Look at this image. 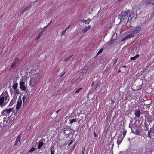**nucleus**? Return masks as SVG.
<instances>
[{
	"mask_svg": "<svg viewBox=\"0 0 154 154\" xmlns=\"http://www.w3.org/2000/svg\"><path fill=\"white\" fill-rule=\"evenodd\" d=\"M10 97L8 92L4 91L0 95V106L3 107L9 101Z\"/></svg>",
	"mask_w": 154,
	"mask_h": 154,
	"instance_id": "obj_1",
	"label": "nucleus"
},
{
	"mask_svg": "<svg viewBox=\"0 0 154 154\" xmlns=\"http://www.w3.org/2000/svg\"><path fill=\"white\" fill-rule=\"evenodd\" d=\"M118 17L119 19H120L121 21H124L126 23H127L129 21V17L130 18L131 17L130 20L132 18L131 15V14L130 15L129 17L128 16V13L125 11H123L121 12V14L118 16Z\"/></svg>",
	"mask_w": 154,
	"mask_h": 154,
	"instance_id": "obj_2",
	"label": "nucleus"
},
{
	"mask_svg": "<svg viewBox=\"0 0 154 154\" xmlns=\"http://www.w3.org/2000/svg\"><path fill=\"white\" fill-rule=\"evenodd\" d=\"M31 74L32 75V77L34 78H36V79H37L38 77L40 76V72L38 69H33L31 70Z\"/></svg>",
	"mask_w": 154,
	"mask_h": 154,
	"instance_id": "obj_3",
	"label": "nucleus"
},
{
	"mask_svg": "<svg viewBox=\"0 0 154 154\" xmlns=\"http://www.w3.org/2000/svg\"><path fill=\"white\" fill-rule=\"evenodd\" d=\"M64 133L66 135V137H68L71 134L72 130L71 129L69 128H65L64 129Z\"/></svg>",
	"mask_w": 154,
	"mask_h": 154,
	"instance_id": "obj_4",
	"label": "nucleus"
},
{
	"mask_svg": "<svg viewBox=\"0 0 154 154\" xmlns=\"http://www.w3.org/2000/svg\"><path fill=\"white\" fill-rule=\"evenodd\" d=\"M37 79L36 78H34L32 77L30 79V86L32 87H34L36 84Z\"/></svg>",
	"mask_w": 154,
	"mask_h": 154,
	"instance_id": "obj_5",
	"label": "nucleus"
},
{
	"mask_svg": "<svg viewBox=\"0 0 154 154\" xmlns=\"http://www.w3.org/2000/svg\"><path fill=\"white\" fill-rule=\"evenodd\" d=\"M13 111V108H10L4 110L2 112V114H5L6 115H8L10 113H11Z\"/></svg>",
	"mask_w": 154,
	"mask_h": 154,
	"instance_id": "obj_6",
	"label": "nucleus"
},
{
	"mask_svg": "<svg viewBox=\"0 0 154 154\" xmlns=\"http://www.w3.org/2000/svg\"><path fill=\"white\" fill-rule=\"evenodd\" d=\"M134 36V35L132 34V32L131 34H129L127 35L125 37H124L122 39V41L123 42L125 40L132 38Z\"/></svg>",
	"mask_w": 154,
	"mask_h": 154,
	"instance_id": "obj_7",
	"label": "nucleus"
},
{
	"mask_svg": "<svg viewBox=\"0 0 154 154\" xmlns=\"http://www.w3.org/2000/svg\"><path fill=\"white\" fill-rule=\"evenodd\" d=\"M17 111H16V112L15 111H13L12 114L11 116V119H13V120L17 119L19 116L18 113H17Z\"/></svg>",
	"mask_w": 154,
	"mask_h": 154,
	"instance_id": "obj_8",
	"label": "nucleus"
},
{
	"mask_svg": "<svg viewBox=\"0 0 154 154\" xmlns=\"http://www.w3.org/2000/svg\"><path fill=\"white\" fill-rule=\"evenodd\" d=\"M25 83L23 81H20V89L22 91H24L26 90V87L24 85Z\"/></svg>",
	"mask_w": 154,
	"mask_h": 154,
	"instance_id": "obj_9",
	"label": "nucleus"
},
{
	"mask_svg": "<svg viewBox=\"0 0 154 154\" xmlns=\"http://www.w3.org/2000/svg\"><path fill=\"white\" fill-rule=\"evenodd\" d=\"M22 103V102L21 99H20V100H18L17 102L16 106V109L17 111H18L19 110L20 108V107L21 106Z\"/></svg>",
	"mask_w": 154,
	"mask_h": 154,
	"instance_id": "obj_10",
	"label": "nucleus"
},
{
	"mask_svg": "<svg viewBox=\"0 0 154 154\" xmlns=\"http://www.w3.org/2000/svg\"><path fill=\"white\" fill-rule=\"evenodd\" d=\"M154 129L153 128H151L150 129V131L148 132V137L149 138H151V136L152 135V134L154 133Z\"/></svg>",
	"mask_w": 154,
	"mask_h": 154,
	"instance_id": "obj_11",
	"label": "nucleus"
},
{
	"mask_svg": "<svg viewBox=\"0 0 154 154\" xmlns=\"http://www.w3.org/2000/svg\"><path fill=\"white\" fill-rule=\"evenodd\" d=\"M141 30V28L140 27H137L135 29H134L132 32L134 35L135 34L139 33Z\"/></svg>",
	"mask_w": 154,
	"mask_h": 154,
	"instance_id": "obj_12",
	"label": "nucleus"
},
{
	"mask_svg": "<svg viewBox=\"0 0 154 154\" xmlns=\"http://www.w3.org/2000/svg\"><path fill=\"white\" fill-rule=\"evenodd\" d=\"M20 134L17 137L16 140L14 144V145H17L21 143L20 136Z\"/></svg>",
	"mask_w": 154,
	"mask_h": 154,
	"instance_id": "obj_13",
	"label": "nucleus"
},
{
	"mask_svg": "<svg viewBox=\"0 0 154 154\" xmlns=\"http://www.w3.org/2000/svg\"><path fill=\"white\" fill-rule=\"evenodd\" d=\"M123 139V138H122V135H119L118 136V139L117 141V144L118 145H119L121 143Z\"/></svg>",
	"mask_w": 154,
	"mask_h": 154,
	"instance_id": "obj_14",
	"label": "nucleus"
},
{
	"mask_svg": "<svg viewBox=\"0 0 154 154\" xmlns=\"http://www.w3.org/2000/svg\"><path fill=\"white\" fill-rule=\"evenodd\" d=\"M80 21L85 24H89L91 22V19H90L88 18L86 20H80Z\"/></svg>",
	"mask_w": 154,
	"mask_h": 154,
	"instance_id": "obj_15",
	"label": "nucleus"
},
{
	"mask_svg": "<svg viewBox=\"0 0 154 154\" xmlns=\"http://www.w3.org/2000/svg\"><path fill=\"white\" fill-rule=\"evenodd\" d=\"M117 34L116 32H114L112 35V37L111 38L114 41H115L117 39Z\"/></svg>",
	"mask_w": 154,
	"mask_h": 154,
	"instance_id": "obj_16",
	"label": "nucleus"
},
{
	"mask_svg": "<svg viewBox=\"0 0 154 154\" xmlns=\"http://www.w3.org/2000/svg\"><path fill=\"white\" fill-rule=\"evenodd\" d=\"M141 112L140 110H137L135 111L134 114L136 117H139L140 116Z\"/></svg>",
	"mask_w": 154,
	"mask_h": 154,
	"instance_id": "obj_17",
	"label": "nucleus"
},
{
	"mask_svg": "<svg viewBox=\"0 0 154 154\" xmlns=\"http://www.w3.org/2000/svg\"><path fill=\"white\" fill-rule=\"evenodd\" d=\"M91 26L90 25H89L88 26L86 27L85 29L82 30V32L85 33L87 32V31L89 30L91 28Z\"/></svg>",
	"mask_w": 154,
	"mask_h": 154,
	"instance_id": "obj_18",
	"label": "nucleus"
},
{
	"mask_svg": "<svg viewBox=\"0 0 154 154\" xmlns=\"http://www.w3.org/2000/svg\"><path fill=\"white\" fill-rule=\"evenodd\" d=\"M22 100L23 104L25 103L28 100L27 96L24 95L22 97Z\"/></svg>",
	"mask_w": 154,
	"mask_h": 154,
	"instance_id": "obj_19",
	"label": "nucleus"
},
{
	"mask_svg": "<svg viewBox=\"0 0 154 154\" xmlns=\"http://www.w3.org/2000/svg\"><path fill=\"white\" fill-rule=\"evenodd\" d=\"M139 55L138 54H137L135 56L131 57L130 59L131 60H135L137 58L139 57Z\"/></svg>",
	"mask_w": 154,
	"mask_h": 154,
	"instance_id": "obj_20",
	"label": "nucleus"
},
{
	"mask_svg": "<svg viewBox=\"0 0 154 154\" xmlns=\"http://www.w3.org/2000/svg\"><path fill=\"white\" fill-rule=\"evenodd\" d=\"M16 64H15L13 62L11 65L10 68L9 69V71H11L12 69L16 66Z\"/></svg>",
	"mask_w": 154,
	"mask_h": 154,
	"instance_id": "obj_21",
	"label": "nucleus"
},
{
	"mask_svg": "<svg viewBox=\"0 0 154 154\" xmlns=\"http://www.w3.org/2000/svg\"><path fill=\"white\" fill-rule=\"evenodd\" d=\"M55 150L54 146H52L51 149V154H54Z\"/></svg>",
	"mask_w": 154,
	"mask_h": 154,
	"instance_id": "obj_22",
	"label": "nucleus"
},
{
	"mask_svg": "<svg viewBox=\"0 0 154 154\" xmlns=\"http://www.w3.org/2000/svg\"><path fill=\"white\" fill-rule=\"evenodd\" d=\"M114 41H115L111 39L110 40L107 42V44L108 45H110L113 43Z\"/></svg>",
	"mask_w": 154,
	"mask_h": 154,
	"instance_id": "obj_23",
	"label": "nucleus"
},
{
	"mask_svg": "<svg viewBox=\"0 0 154 154\" xmlns=\"http://www.w3.org/2000/svg\"><path fill=\"white\" fill-rule=\"evenodd\" d=\"M43 143L42 141L38 143V149H40L43 145Z\"/></svg>",
	"mask_w": 154,
	"mask_h": 154,
	"instance_id": "obj_24",
	"label": "nucleus"
},
{
	"mask_svg": "<svg viewBox=\"0 0 154 154\" xmlns=\"http://www.w3.org/2000/svg\"><path fill=\"white\" fill-rule=\"evenodd\" d=\"M73 56V55H71L69 57H66V58L64 60H63V61H65V62L67 61L69 59H70Z\"/></svg>",
	"mask_w": 154,
	"mask_h": 154,
	"instance_id": "obj_25",
	"label": "nucleus"
},
{
	"mask_svg": "<svg viewBox=\"0 0 154 154\" xmlns=\"http://www.w3.org/2000/svg\"><path fill=\"white\" fill-rule=\"evenodd\" d=\"M107 27L109 29H110L112 27V23H109L107 25Z\"/></svg>",
	"mask_w": 154,
	"mask_h": 154,
	"instance_id": "obj_26",
	"label": "nucleus"
},
{
	"mask_svg": "<svg viewBox=\"0 0 154 154\" xmlns=\"http://www.w3.org/2000/svg\"><path fill=\"white\" fill-rule=\"evenodd\" d=\"M18 87V84L16 83L14 84L13 86V88L14 89H16Z\"/></svg>",
	"mask_w": 154,
	"mask_h": 154,
	"instance_id": "obj_27",
	"label": "nucleus"
},
{
	"mask_svg": "<svg viewBox=\"0 0 154 154\" xmlns=\"http://www.w3.org/2000/svg\"><path fill=\"white\" fill-rule=\"evenodd\" d=\"M134 126V124L132 123V122H131V121H130V123L129 124V127L130 128H131V130H132V128Z\"/></svg>",
	"mask_w": 154,
	"mask_h": 154,
	"instance_id": "obj_28",
	"label": "nucleus"
},
{
	"mask_svg": "<svg viewBox=\"0 0 154 154\" xmlns=\"http://www.w3.org/2000/svg\"><path fill=\"white\" fill-rule=\"evenodd\" d=\"M76 119H72L69 120V121L70 122V124H72L73 122H75L76 121Z\"/></svg>",
	"mask_w": 154,
	"mask_h": 154,
	"instance_id": "obj_29",
	"label": "nucleus"
},
{
	"mask_svg": "<svg viewBox=\"0 0 154 154\" xmlns=\"http://www.w3.org/2000/svg\"><path fill=\"white\" fill-rule=\"evenodd\" d=\"M103 49H104V48H101L100 50L99 51L97 52V56L98 55L100 54L102 52Z\"/></svg>",
	"mask_w": 154,
	"mask_h": 154,
	"instance_id": "obj_30",
	"label": "nucleus"
},
{
	"mask_svg": "<svg viewBox=\"0 0 154 154\" xmlns=\"http://www.w3.org/2000/svg\"><path fill=\"white\" fill-rule=\"evenodd\" d=\"M36 150V149H35L34 147L30 149L29 151V152H32L34 151H35Z\"/></svg>",
	"mask_w": 154,
	"mask_h": 154,
	"instance_id": "obj_31",
	"label": "nucleus"
},
{
	"mask_svg": "<svg viewBox=\"0 0 154 154\" xmlns=\"http://www.w3.org/2000/svg\"><path fill=\"white\" fill-rule=\"evenodd\" d=\"M146 5H150L151 3V2L149 0H146Z\"/></svg>",
	"mask_w": 154,
	"mask_h": 154,
	"instance_id": "obj_32",
	"label": "nucleus"
},
{
	"mask_svg": "<svg viewBox=\"0 0 154 154\" xmlns=\"http://www.w3.org/2000/svg\"><path fill=\"white\" fill-rule=\"evenodd\" d=\"M19 58H16L14 60V61L13 62V63H14L15 64H17V63L19 61Z\"/></svg>",
	"mask_w": 154,
	"mask_h": 154,
	"instance_id": "obj_33",
	"label": "nucleus"
},
{
	"mask_svg": "<svg viewBox=\"0 0 154 154\" xmlns=\"http://www.w3.org/2000/svg\"><path fill=\"white\" fill-rule=\"evenodd\" d=\"M42 34L40 32L37 35V37H36V39L37 40H38L39 38Z\"/></svg>",
	"mask_w": 154,
	"mask_h": 154,
	"instance_id": "obj_34",
	"label": "nucleus"
},
{
	"mask_svg": "<svg viewBox=\"0 0 154 154\" xmlns=\"http://www.w3.org/2000/svg\"><path fill=\"white\" fill-rule=\"evenodd\" d=\"M94 139H96L97 138V135L95 131L94 132Z\"/></svg>",
	"mask_w": 154,
	"mask_h": 154,
	"instance_id": "obj_35",
	"label": "nucleus"
},
{
	"mask_svg": "<svg viewBox=\"0 0 154 154\" xmlns=\"http://www.w3.org/2000/svg\"><path fill=\"white\" fill-rule=\"evenodd\" d=\"M101 85V83L100 81H99L98 82H97V86L96 88V89H97V88L98 87H99Z\"/></svg>",
	"mask_w": 154,
	"mask_h": 154,
	"instance_id": "obj_36",
	"label": "nucleus"
},
{
	"mask_svg": "<svg viewBox=\"0 0 154 154\" xmlns=\"http://www.w3.org/2000/svg\"><path fill=\"white\" fill-rule=\"evenodd\" d=\"M136 134L138 135H140V131L139 130L136 129Z\"/></svg>",
	"mask_w": 154,
	"mask_h": 154,
	"instance_id": "obj_37",
	"label": "nucleus"
},
{
	"mask_svg": "<svg viewBox=\"0 0 154 154\" xmlns=\"http://www.w3.org/2000/svg\"><path fill=\"white\" fill-rule=\"evenodd\" d=\"M30 5L28 6L27 7H26L25 8H24V9L26 11L28 10L30 8Z\"/></svg>",
	"mask_w": 154,
	"mask_h": 154,
	"instance_id": "obj_38",
	"label": "nucleus"
},
{
	"mask_svg": "<svg viewBox=\"0 0 154 154\" xmlns=\"http://www.w3.org/2000/svg\"><path fill=\"white\" fill-rule=\"evenodd\" d=\"M13 104H14V102L12 100L10 102V104H9V106H11L13 105Z\"/></svg>",
	"mask_w": 154,
	"mask_h": 154,
	"instance_id": "obj_39",
	"label": "nucleus"
},
{
	"mask_svg": "<svg viewBox=\"0 0 154 154\" xmlns=\"http://www.w3.org/2000/svg\"><path fill=\"white\" fill-rule=\"evenodd\" d=\"M82 89V88H80L79 89H77L76 90V91L75 92V93H79V91H81Z\"/></svg>",
	"mask_w": 154,
	"mask_h": 154,
	"instance_id": "obj_40",
	"label": "nucleus"
},
{
	"mask_svg": "<svg viewBox=\"0 0 154 154\" xmlns=\"http://www.w3.org/2000/svg\"><path fill=\"white\" fill-rule=\"evenodd\" d=\"M88 68L86 67H85L84 69H83L82 71V72H86V71L88 70Z\"/></svg>",
	"mask_w": 154,
	"mask_h": 154,
	"instance_id": "obj_41",
	"label": "nucleus"
},
{
	"mask_svg": "<svg viewBox=\"0 0 154 154\" xmlns=\"http://www.w3.org/2000/svg\"><path fill=\"white\" fill-rule=\"evenodd\" d=\"M126 133H127V131L126 130V131H123V138H124L125 137L126 135Z\"/></svg>",
	"mask_w": 154,
	"mask_h": 154,
	"instance_id": "obj_42",
	"label": "nucleus"
},
{
	"mask_svg": "<svg viewBox=\"0 0 154 154\" xmlns=\"http://www.w3.org/2000/svg\"><path fill=\"white\" fill-rule=\"evenodd\" d=\"M66 30H65V29L64 30H63V31L62 32V33H61V35L62 36L63 35H64L65 34V32H66Z\"/></svg>",
	"mask_w": 154,
	"mask_h": 154,
	"instance_id": "obj_43",
	"label": "nucleus"
},
{
	"mask_svg": "<svg viewBox=\"0 0 154 154\" xmlns=\"http://www.w3.org/2000/svg\"><path fill=\"white\" fill-rule=\"evenodd\" d=\"M46 29L44 27V28L42 29V31L40 32L41 34H42L46 30Z\"/></svg>",
	"mask_w": 154,
	"mask_h": 154,
	"instance_id": "obj_44",
	"label": "nucleus"
},
{
	"mask_svg": "<svg viewBox=\"0 0 154 154\" xmlns=\"http://www.w3.org/2000/svg\"><path fill=\"white\" fill-rule=\"evenodd\" d=\"M15 90V93L17 94H19V89H16Z\"/></svg>",
	"mask_w": 154,
	"mask_h": 154,
	"instance_id": "obj_45",
	"label": "nucleus"
},
{
	"mask_svg": "<svg viewBox=\"0 0 154 154\" xmlns=\"http://www.w3.org/2000/svg\"><path fill=\"white\" fill-rule=\"evenodd\" d=\"M74 142L73 140H72L68 144V146H69L71 144H72Z\"/></svg>",
	"mask_w": 154,
	"mask_h": 154,
	"instance_id": "obj_46",
	"label": "nucleus"
},
{
	"mask_svg": "<svg viewBox=\"0 0 154 154\" xmlns=\"http://www.w3.org/2000/svg\"><path fill=\"white\" fill-rule=\"evenodd\" d=\"M151 2V3L153 5H154V0H149Z\"/></svg>",
	"mask_w": 154,
	"mask_h": 154,
	"instance_id": "obj_47",
	"label": "nucleus"
},
{
	"mask_svg": "<svg viewBox=\"0 0 154 154\" xmlns=\"http://www.w3.org/2000/svg\"><path fill=\"white\" fill-rule=\"evenodd\" d=\"M62 109V108L59 109V110H58L57 111H56V113L57 114L59 112H60V110Z\"/></svg>",
	"mask_w": 154,
	"mask_h": 154,
	"instance_id": "obj_48",
	"label": "nucleus"
},
{
	"mask_svg": "<svg viewBox=\"0 0 154 154\" xmlns=\"http://www.w3.org/2000/svg\"><path fill=\"white\" fill-rule=\"evenodd\" d=\"M26 11L24 9L23 10V11H22V12H21V13L20 14H23L24 12L25 11Z\"/></svg>",
	"mask_w": 154,
	"mask_h": 154,
	"instance_id": "obj_49",
	"label": "nucleus"
},
{
	"mask_svg": "<svg viewBox=\"0 0 154 154\" xmlns=\"http://www.w3.org/2000/svg\"><path fill=\"white\" fill-rule=\"evenodd\" d=\"M75 144H74L73 146V148L72 149V150H73L74 149H75Z\"/></svg>",
	"mask_w": 154,
	"mask_h": 154,
	"instance_id": "obj_50",
	"label": "nucleus"
},
{
	"mask_svg": "<svg viewBox=\"0 0 154 154\" xmlns=\"http://www.w3.org/2000/svg\"><path fill=\"white\" fill-rule=\"evenodd\" d=\"M137 87L138 88V90H140V89L141 88V86H137Z\"/></svg>",
	"mask_w": 154,
	"mask_h": 154,
	"instance_id": "obj_51",
	"label": "nucleus"
},
{
	"mask_svg": "<svg viewBox=\"0 0 154 154\" xmlns=\"http://www.w3.org/2000/svg\"><path fill=\"white\" fill-rule=\"evenodd\" d=\"M85 147H82V151H85Z\"/></svg>",
	"mask_w": 154,
	"mask_h": 154,
	"instance_id": "obj_52",
	"label": "nucleus"
},
{
	"mask_svg": "<svg viewBox=\"0 0 154 154\" xmlns=\"http://www.w3.org/2000/svg\"><path fill=\"white\" fill-rule=\"evenodd\" d=\"M65 72H64L63 74H62L60 76V77H62V76H63L65 74Z\"/></svg>",
	"mask_w": 154,
	"mask_h": 154,
	"instance_id": "obj_53",
	"label": "nucleus"
},
{
	"mask_svg": "<svg viewBox=\"0 0 154 154\" xmlns=\"http://www.w3.org/2000/svg\"><path fill=\"white\" fill-rule=\"evenodd\" d=\"M52 22H53V21H52V20H51V21H50V22L48 23H49V25H50L51 24V23H52Z\"/></svg>",
	"mask_w": 154,
	"mask_h": 154,
	"instance_id": "obj_54",
	"label": "nucleus"
},
{
	"mask_svg": "<svg viewBox=\"0 0 154 154\" xmlns=\"http://www.w3.org/2000/svg\"><path fill=\"white\" fill-rule=\"evenodd\" d=\"M115 102V101L114 100H112V101H111V103H114Z\"/></svg>",
	"mask_w": 154,
	"mask_h": 154,
	"instance_id": "obj_55",
	"label": "nucleus"
},
{
	"mask_svg": "<svg viewBox=\"0 0 154 154\" xmlns=\"http://www.w3.org/2000/svg\"><path fill=\"white\" fill-rule=\"evenodd\" d=\"M50 25H49V23L47 25V26L45 27H44V28H45L46 29V27H48Z\"/></svg>",
	"mask_w": 154,
	"mask_h": 154,
	"instance_id": "obj_56",
	"label": "nucleus"
},
{
	"mask_svg": "<svg viewBox=\"0 0 154 154\" xmlns=\"http://www.w3.org/2000/svg\"><path fill=\"white\" fill-rule=\"evenodd\" d=\"M94 82H93L92 83V84H91V86H92H92H93L94 85Z\"/></svg>",
	"mask_w": 154,
	"mask_h": 154,
	"instance_id": "obj_57",
	"label": "nucleus"
},
{
	"mask_svg": "<svg viewBox=\"0 0 154 154\" xmlns=\"http://www.w3.org/2000/svg\"><path fill=\"white\" fill-rule=\"evenodd\" d=\"M70 27V25L68 26L66 29L65 30H66V31L67 30V29L69 28V27Z\"/></svg>",
	"mask_w": 154,
	"mask_h": 154,
	"instance_id": "obj_58",
	"label": "nucleus"
},
{
	"mask_svg": "<svg viewBox=\"0 0 154 154\" xmlns=\"http://www.w3.org/2000/svg\"><path fill=\"white\" fill-rule=\"evenodd\" d=\"M84 152H85V151H82V154H84Z\"/></svg>",
	"mask_w": 154,
	"mask_h": 154,
	"instance_id": "obj_59",
	"label": "nucleus"
},
{
	"mask_svg": "<svg viewBox=\"0 0 154 154\" xmlns=\"http://www.w3.org/2000/svg\"><path fill=\"white\" fill-rule=\"evenodd\" d=\"M126 66H123V67H124V68H126Z\"/></svg>",
	"mask_w": 154,
	"mask_h": 154,
	"instance_id": "obj_60",
	"label": "nucleus"
},
{
	"mask_svg": "<svg viewBox=\"0 0 154 154\" xmlns=\"http://www.w3.org/2000/svg\"><path fill=\"white\" fill-rule=\"evenodd\" d=\"M121 71L120 70H119L118 71V72L119 73V72H121Z\"/></svg>",
	"mask_w": 154,
	"mask_h": 154,
	"instance_id": "obj_61",
	"label": "nucleus"
},
{
	"mask_svg": "<svg viewBox=\"0 0 154 154\" xmlns=\"http://www.w3.org/2000/svg\"><path fill=\"white\" fill-rule=\"evenodd\" d=\"M37 1H38V0H37L35 1V2H37Z\"/></svg>",
	"mask_w": 154,
	"mask_h": 154,
	"instance_id": "obj_62",
	"label": "nucleus"
},
{
	"mask_svg": "<svg viewBox=\"0 0 154 154\" xmlns=\"http://www.w3.org/2000/svg\"><path fill=\"white\" fill-rule=\"evenodd\" d=\"M153 116H154V115H153Z\"/></svg>",
	"mask_w": 154,
	"mask_h": 154,
	"instance_id": "obj_63",
	"label": "nucleus"
}]
</instances>
